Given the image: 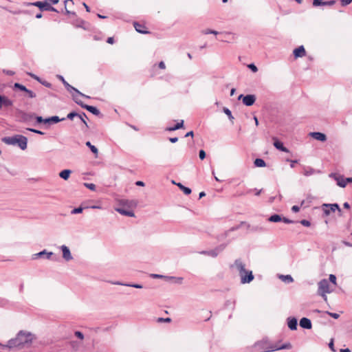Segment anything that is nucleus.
<instances>
[{
  "instance_id": "f257e3e1",
  "label": "nucleus",
  "mask_w": 352,
  "mask_h": 352,
  "mask_svg": "<svg viewBox=\"0 0 352 352\" xmlns=\"http://www.w3.org/2000/svg\"><path fill=\"white\" fill-rule=\"evenodd\" d=\"M35 340L34 334L28 331L21 330L6 344H1V352H7L10 349H22L30 347Z\"/></svg>"
},
{
  "instance_id": "f03ea898",
  "label": "nucleus",
  "mask_w": 352,
  "mask_h": 352,
  "mask_svg": "<svg viewBox=\"0 0 352 352\" xmlns=\"http://www.w3.org/2000/svg\"><path fill=\"white\" fill-rule=\"evenodd\" d=\"M233 267L239 272L241 283H249L254 279L252 272L246 270L244 263L241 260H236Z\"/></svg>"
},
{
  "instance_id": "7ed1b4c3",
  "label": "nucleus",
  "mask_w": 352,
  "mask_h": 352,
  "mask_svg": "<svg viewBox=\"0 0 352 352\" xmlns=\"http://www.w3.org/2000/svg\"><path fill=\"white\" fill-rule=\"evenodd\" d=\"M2 140L7 144L17 146L23 151L27 148L28 138L22 135L6 137L3 138Z\"/></svg>"
},
{
  "instance_id": "20e7f679",
  "label": "nucleus",
  "mask_w": 352,
  "mask_h": 352,
  "mask_svg": "<svg viewBox=\"0 0 352 352\" xmlns=\"http://www.w3.org/2000/svg\"><path fill=\"white\" fill-rule=\"evenodd\" d=\"M332 287L327 279H322L318 283V293L323 298L324 301L327 300V294H330L333 291Z\"/></svg>"
},
{
  "instance_id": "39448f33",
  "label": "nucleus",
  "mask_w": 352,
  "mask_h": 352,
  "mask_svg": "<svg viewBox=\"0 0 352 352\" xmlns=\"http://www.w3.org/2000/svg\"><path fill=\"white\" fill-rule=\"evenodd\" d=\"M321 208L325 216L329 215L331 212H333L336 210L341 211L338 204H323Z\"/></svg>"
},
{
  "instance_id": "423d86ee",
  "label": "nucleus",
  "mask_w": 352,
  "mask_h": 352,
  "mask_svg": "<svg viewBox=\"0 0 352 352\" xmlns=\"http://www.w3.org/2000/svg\"><path fill=\"white\" fill-rule=\"evenodd\" d=\"M59 79L63 82V85H65L67 90L70 92L72 95L74 94L75 96H77V97L82 96L89 98V96H85V94L80 93L78 90H77L76 88L70 85L62 76H59Z\"/></svg>"
},
{
  "instance_id": "0eeeda50",
  "label": "nucleus",
  "mask_w": 352,
  "mask_h": 352,
  "mask_svg": "<svg viewBox=\"0 0 352 352\" xmlns=\"http://www.w3.org/2000/svg\"><path fill=\"white\" fill-rule=\"evenodd\" d=\"M73 98L78 104L80 105L82 108L87 109L93 114L98 116L100 113L99 110L96 107L87 104H84L79 99V97H77V96L73 94Z\"/></svg>"
},
{
  "instance_id": "6e6552de",
  "label": "nucleus",
  "mask_w": 352,
  "mask_h": 352,
  "mask_svg": "<svg viewBox=\"0 0 352 352\" xmlns=\"http://www.w3.org/2000/svg\"><path fill=\"white\" fill-rule=\"evenodd\" d=\"M30 5L36 6L40 8L41 10H48L52 12H57L56 9L52 7L47 1L45 2L42 1H36L30 3Z\"/></svg>"
},
{
  "instance_id": "1a4fd4ad",
  "label": "nucleus",
  "mask_w": 352,
  "mask_h": 352,
  "mask_svg": "<svg viewBox=\"0 0 352 352\" xmlns=\"http://www.w3.org/2000/svg\"><path fill=\"white\" fill-rule=\"evenodd\" d=\"M241 98H243V103L248 107L252 106L256 100L255 96L252 94L246 95L245 96L241 94L239 96V100Z\"/></svg>"
},
{
  "instance_id": "9d476101",
  "label": "nucleus",
  "mask_w": 352,
  "mask_h": 352,
  "mask_svg": "<svg viewBox=\"0 0 352 352\" xmlns=\"http://www.w3.org/2000/svg\"><path fill=\"white\" fill-rule=\"evenodd\" d=\"M60 250L63 252V258L65 261H69L73 258L71 252L67 246L63 245L60 246Z\"/></svg>"
},
{
  "instance_id": "9b49d317",
  "label": "nucleus",
  "mask_w": 352,
  "mask_h": 352,
  "mask_svg": "<svg viewBox=\"0 0 352 352\" xmlns=\"http://www.w3.org/2000/svg\"><path fill=\"white\" fill-rule=\"evenodd\" d=\"M309 135L320 142H325L327 140L326 135L321 132H311Z\"/></svg>"
},
{
  "instance_id": "f8f14e48",
  "label": "nucleus",
  "mask_w": 352,
  "mask_h": 352,
  "mask_svg": "<svg viewBox=\"0 0 352 352\" xmlns=\"http://www.w3.org/2000/svg\"><path fill=\"white\" fill-rule=\"evenodd\" d=\"M53 255V252H47L45 250L40 252H38V253H36V254H34L32 255V259H37L38 258H40L41 256H45V258L48 260L51 259V257Z\"/></svg>"
},
{
  "instance_id": "ddd939ff",
  "label": "nucleus",
  "mask_w": 352,
  "mask_h": 352,
  "mask_svg": "<svg viewBox=\"0 0 352 352\" xmlns=\"http://www.w3.org/2000/svg\"><path fill=\"white\" fill-rule=\"evenodd\" d=\"M223 246H220L210 251L201 252V254H206L214 258L219 254L220 252H221L223 250Z\"/></svg>"
},
{
  "instance_id": "4468645a",
  "label": "nucleus",
  "mask_w": 352,
  "mask_h": 352,
  "mask_svg": "<svg viewBox=\"0 0 352 352\" xmlns=\"http://www.w3.org/2000/svg\"><path fill=\"white\" fill-rule=\"evenodd\" d=\"M300 326L306 329H311L312 324L311 320L307 318H302L300 320Z\"/></svg>"
},
{
  "instance_id": "2eb2a0df",
  "label": "nucleus",
  "mask_w": 352,
  "mask_h": 352,
  "mask_svg": "<svg viewBox=\"0 0 352 352\" xmlns=\"http://www.w3.org/2000/svg\"><path fill=\"white\" fill-rule=\"evenodd\" d=\"M295 58L303 57L305 56V50L302 45L296 48L293 52Z\"/></svg>"
},
{
  "instance_id": "dca6fc26",
  "label": "nucleus",
  "mask_w": 352,
  "mask_h": 352,
  "mask_svg": "<svg viewBox=\"0 0 352 352\" xmlns=\"http://www.w3.org/2000/svg\"><path fill=\"white\" fill-rule=\"evenodd\" d=\"M116 210L118 212H119L120 214H122L124 216L131 217H133L135 216L133 211L130 210H125L122 208H116Z\"/></svg>"
},
{
  "instance_id": "f3484780",
  "label": "nucleus",
  "mask_w": 352,
  "mask_h": 352,
  "mask_svg": "<svg viewBox=\"0 0 352 352\" xmlns=\"http://www.w3.org/2000/svg\"><path fill=\"white\" fill-rule=\"evenodd\" d=\"M297 319L296 318H289L287 319V325L291 330L297 329Z\"/></svg>"
},
{
  "instance_id": "a211bd4d",
  "label": "nucleus",
  "mask_w": 352,
  "mask_h": 352,
  "mask_svg": "<svg viewBox=\"0 0 352 352\" xmlns=\"http://www.w3.org/2000/svg\"><path fill=\"white\" fill-rule=\"evenodd\" d=\"M331 177H333L334 179L337 181V184L342 187L344 188L346 186V179L342 177H338L336 175H331Z\"/></svg>"
},
{
  "instance_id": "6ab92c4d",
  "label": "nucleus",
  "mask_w": 352,
  "mask_h": 352,
  "mask_svg": "<svg viewBox=\"0 0 352 352\" xmlns=\"http://www.w3.org/2000/svg\"><path fill=\"white\" fill-rule=\"evenodd\" d=\"M224 38L221 40L223 42H230L235 39V35L231 32L223 33Z\"/></svg>"
},
{
  "instance_id": "aec40b11",
  "label": "nucleus",
  "mask_w": 352,
  "mask_h": 352,
  "mask_svg": "<svg viewBox=\"0 0 352 352\" xmlns=\"http://www.w3.org/2000/svg\"><path fill=\"white\" fill-rule=\"evenodd\" d=\"M134 27L135 28V30L140 33L146 34L148 32L146 30V27L138 23H134Z\"/></svg>"
},
{
  "instance_id": "412c9836",
  "label": "nucleus",
  "mask_w": 352,
  "mask_h": 352,
  "mask_svg": "<svg viewBox=\"0 0 352 352\" xmlns=\"http://www.w3.org/2000/svg\"><path fill=\"white\" fill-rule=\"evenodd\" d=\"M72 173L71 170L69 169H65L59 173V176L62 179L67 180L69 179L70 174Z\"/></svg>"
},
{
  "instance_id": "4be33fe9",
  "label": "nucleus",
  "mask_w": 352,
  "mask_h": 352,
  "mask_svg": "<svg viewBox=\"0 0 352 352\" xmlns=\"http://www.w3.org/2000/svg\"><path fill=\"white\" fill-rule=\"evenodd\" d=\"M65 120V118H59L58 116H52L50 118H46V122L47 123H57L60 121H63Z\"/></svg>"
},
{
  "instance_id": "5701e85b",
  "label": "nucleus",
  "mask_w": 352,
  "mask_h": 352,
  "mask_svg": "<svg viewBox=\"0 0 352 352\" xmlns=\"http://www.w3.org/2000/svg\"><path fill=\"white\" fill-rule=\"evenodd\" d=\"M113 284L114 285H124V286H126V287H134V288H137V289H142V285H140V284H128V283H122L120 282H115V283H113Z\"/></svg>"
},
{
  "instance_id": "b1692460",
  "label": "nucleus",
  "mask_w": 352,
  "mask_h": 352,
  "mask_svg": "<svg viewBox=\"0 0 352 352\" xmlns=\"http://www.w3.org/2000/svg\"><path fill=\"white\" fill-rule=\"evenodd\" d=\"M274 146L278 150L281 151H284V152H288V150L287 148H286L282 142H280V141H278V140H276L274 142Z\"/></svg>"
},
{
  "instance_id": "393cba45",
  "label": "nucleus",
  "mask_w": 352,
  "mask_h": 352,
  "mask_svg": "<svg viewBox=\"0 0 352 352\" xmlns=\"http://www.w3.org/2000/svg\"><path fill=\"white\" fill-rule=\"evenodd\" d=\"M279 278L282 281H283L285 283H290L294 281V279L291 275H280Z\"/></svg>"
},
{
  "instance_id": "a878e982",
  "label": "nucleus",
  "mask_w": 352,
  "mask_h": 352,
  "mask_svg": "<svg viewBox=\"0 0 352 352\" xmlns=\"http://www.w3.org/2000/svg\"><path fill=\"white\" fill-rule=\"evenodd\" d=\"M183 124H184V120H180V122H177L175 125L167 128V130L169 131L177 130V129L182 128L183 126Z\"/></svg>"
},
{
  "instance_id": "bb28decb",
  "label": "nucleus",
  "mask_w": 352,
  "mask_h": 352,
  "mask_svg": "<svg viewBox=\"0 0 352 352\" xmlns=\"http://www.w3.org/2000/svg\"><path fill=\"white\" fill-rule=\"evenodd\" d=\"M316 171L314 168L311 167H307L304 168L303 174L304 175L308 177L314 175V173H316Z\"/></svg>"
},
{
  "instance_id": "cd10ccee",
  "label": "nucleus",
  "mask_w": 352,
  "mask_h": 352,
  "mask_svg": "<svg viewBox=\"0 0 352 352\" xmlns=\"http://www.w3.org/2000/svg\"><path fill=\"white\" fill-rule=\"evenodd\" d=\"M86 146H87L90 148V150L95 155L96 157L98 156V150L95 146L92 145L90 142H87Z\"/></svg>"
},
{
  "instance_id": "c85d7f7f",
  "label": "nucleus",
  "mask_w": 352,
  "mask_h": 352,
  "mask_svg": "<svg viewBox=\"0 0 352 352\" xmlns=\"http://www.w3.org/2000/svg\"><path fill=\"white\" fill-rule=\"evenodd\" d=\"M177 186L184 192L185 195H190L191 193V189L183 186L182 184H177Z\"/></svg>"
},
{
  "instance_id": "c756f323",
  "label": "nucleus",
  "mask_w": 352,
  "mask_h": 352,
  "mask_svg": "<svg viewBox=\"0 0 352 352\" xmlns=\"http://www.w3.org/2000/svg\"><path fill=\"white\" fill-rule=\"evenodd\" d=\"M12 104V100H10V99H8L6 97L1 96V106L4 105L6 107H9V106H11Z\"/></svg>"
},
{
  "instance_id": "7c9ffc66",
  "label": "nucleus",
  "mask_w": 352,
  "mask_h": 352,
  "mask_svg": "<svg viewBox=\"0 0 352 352\" xmlns=\"http://www.w3.org/2000/svg\"><path fill=\"white\" fill-rule=\"evenodd\" d=\"M254 165L256 167H265L266 164L263 159L257 158L254 161Z\"/></svg>"
},
{
  "instance_id": "2f4dec72",
  "label": "nucleus",
  "mask_w": 352,
  "mask_h": 352,
  "mask_svg": "<svg viewBox=\"0 0 352 352\" xmlns=\"http://www.w3.org/2000/svg\"><path fill=\"white\" fill-rule=\"evenodd\" d=\"M268 220L271 222H279L282 221V217L279 214H273L270 217Z\"/></svg>"
},
{
  "instance_id": "473e14b6",
  "label": "nucleus",
  "mask_w": 352,
  "mask_h": 352,
  "mask_svg": "<svg viewBox=\"0 0 352 352\" xmlns=\"http://www.w3.org/2000/svg\"><path fill=\"white\" fill-rule=\"evenodd\" d=\"M151 277L154 278H164L166 280L175 278L174 277L166 276L164 275L157 274H151Z\"/></svg>"
},
{
  "instance_id": "72a5a7b5",
  "label": "nucleus",
  "mask_w": 352,
  "mask_h": 352,
  "mask_svg": "<svg viewBox=\"0 0 352 352\" xmlns=\"http://www.w3.org/2000/svg\"><path fill=\"white\" fill-rule=\"evenodd\" d=\"M313 6L315 7L320 6H326V3L323 0H313Z\"/></svg>"
},
{
  "instance_id": "f704fd0d",
  "label": "nucleus",
  "mask_w": 352,
  "mask_h": 352,
  "mask_svg": "<svg viewBox=\"0 0 352 352\" xmlns=\"http://www.w3.org/2000/svg\"><path fill=\"white\" fill-rule=\"evenodd\" d=\"M286 348H287V345H283V346H280V347L270 346V347L267 348L265 351H276V350L282 349H286Z\"/></svg>"
},
{
  "instance_id": "c9c22d12",
  "label": "nucleus",
  "mask_w": 352,
  "mask_h": 352,
  "mask_svg": "<svg viewBox=\"0 0 352 352\" xmlns=\"http://www.w3.org/2000/svg\"><path fill=\"white\" fill-rule=\"evenodd\" d=\"M223 112L228 116V118L230 120H234V117L232 116L231 111L229 109H228L226 107H224L223 108Z\"/></svg>"
},
{
  "instance_id": "e433bc0d",
  "label": "nucleus",
  "mask_w": 352,
  "mask_h": 352,
  "mask_svg": "<svg viewBox=\"0 0 352 352\" xmlns=\"http://www.w3.org/2000/svg\"><path fill=\"white\" fill-rule=\"evenodd\" d=\"M14 87L15 88H17V89H20L21 91H25H25H27V89H28L24 86V85H21V84H19V83H18V82H16V83L14 85Z\"/></svg>"
},
{
  "instance_id": "4c0bfd02",
  "label": "nucleus",
  "mask_w": 352,
  "mask_h": 352,
  "mask_svg": "<svg viewBox=\"0 0 352 352\" xmlns=\"http://www.w3.org/2000/svg\"><path fill=\"white\" fill-rule=\"evenodd\" d=\"M329 279V282H331L333 285V286L336 287L337 285L336 276L334 274H330Z\"/></svg>"
},
{
  "instance_id": "58836bf2",
  "label": "nucleus",
  "mask_w": 352,
  "mask_h": 352,
  "mask_svg": "<svg viewBox=\"0 0 352 352\" xmlns=\"http://www.w3.org/2000/svg\"><path fill=\"white\" fill-rule=\"evenodd\" d=\"M86 188H87L88 189L91 190H96V185L94 184H92V183H85L84 184Z\"/></svg>"
},
{
  "instance_id": "ea45409f",
  "label": "nucleus",
  "mask_w": 352,
  "mask_h": 352,
  "mask_svg": "<svg viewBox=\"0 0 352 352\" xmlns=\"http://www.w3.org/2000/svg\"><path fill=\"white\" fill-rule=\"evenodd\" d=\"M83 209H84V208H82V207L76 208L71 211V213L72 214H79L82 212Z\"/></svg>"
},
{
  "instance_id": "a19ab883",
  "label": "nucleus",
  "mask_w": 352,
  "mask_h": 352,
  "mask_svg": "<svg viewBox=\"0 0 352 352\" xmlns=\"http://www.w3.org/2000/svg\"><path fill=\"white\" fill-rule=\"evenodd\" d=\"M203 33L204 34H214V35H217L219 34V32L217 31L211 30H209V29L205 30L204 31H203Z\"/></svg>"
},
{
  "instance_id": "79ce46f5",
  "label": "nucleus",
  "mask_w": 352,
  "mask_h": 352,
  "mask_svg": "<svg viewBox=\"0 0 352 352\" xmlns=\"http://www.w3.org/2000/svg\"><path fill=\"white\" fill-rule=\"evenodd\" d=\"M26 130L29 131H31V132H33V133H37V134H40V135H43L44 134V133L42 132L41 131H39V130H37V129H32V128H27Z\"/></svg>"
},
{
  "instance_id": "37998d69",
  "label": "nucleus",
  "mask_w": 352,
  "mask_h": 352,
  "mask_svg": "<svg viewBox=\"0 0 352 352\" xmlns=\"http://www.w3.org/2000/svg\"><path fill=\"white\" fill-rule=\"evenodd\" d=\"M248 67L254 73L258 71L257 67L253 63L248 65Z\"/></svg>"
},
{
  "instance_id": "c03bdc74",
  "label": "nucleus",
  "mask_w": 352,
  "mask_h": 352,
  "mask_svg": "<svg viewBox=\"0 0 352 352\" xmlns=\"http://www.w3.org/2000/svg\"><path fill=\"white\" fill-rule=\"evenodd\" d=\"M25 92L27 93L29 98H33L36 97V94L30 89H27Z\"/></svg>"
},
{
  "instance_id": "a18cd8bd",
  "label": "nucleus",
  "mask_w": 352,
  "mask_h": 352,
  "mask_svg": "<svg viewBox=\"0 0 352 352\" xmlns=\"http://www.w3.org/2000/svg\"><path fill=\"white\" fill-rule=\"evenodd\" d=\"M300 223L305 227H309L311 226L310 221L305 219L301 220Z\"/></svg>"
},
{
  "instance_id": "49530a36",
  "label": "nucleus",
  "mask_w": 352,
  "mask_h": 352,
  "mask_svg": "<svg viewBox=\"0 0 352 352\" xmlns=\"http://www.w3.org/2000/svg\"><path fill=\"white\" fill-rule=\"evenodd\" d=\"M76 116H78V114L75 112H71L67 116V118L72 120Z\"/></svg>"
},
{
  "instance_id": "de8ad7c7",
  "label": "nucleus",
  "mask_w": 352,
  "mask_h": 352,
  "mask_svg": "<svg viewBox=\"0 0 352 352\" xmlns=\"http://www.w3.org/2000/svg\"><path fill=\"white\" fill-rule=\"evenodd\" d=\"M36 119L37 122H38V123H45V124H47V122L45 121L46 118L43 119L41 116H37L36 118Z\"/></svg>"
},
{
  "instance_id": "09e8293b",
  "label": "nucleus",
  "mask_w": 352,
  "mask_h": 352,
  "mask_svg": "<svg viewBox=\"0 0 352 352\" xmlns=\"http://www.w3.org/2000/svg\"><path fill=\"white\" fill-rule=\"evenodd\" d=\"M199 157L201 160H204L206 157V153L204 150H200L199 152Z\"/></svg>"
},
{
  "instance_id": "8fccbe9b",
  "label": "nucleus",
  "mask_w": 352,
  "mask_h": 352,
  "mask_svg": "<svg viewBox=\"0 0 352 352\" xmlns=\"http://www.w3.org/2000/svg\"><path fill=\"white\" fill-rule=\"evenodd\" d=\"M327 314L335 319H338L340 316V315L336 313H331V312L327 311Z\"/></svg>"
},
{
  "instance_id": "3c124183",
  "label": "nucleus",
  "mask_w": 352,
  "mask_h": 352,
  "mask_svg": "<svg viewBox=\"0 0 352 352\" xmlns=\"http://www.w3.org/2000/svg\"><path fill=\"white\" fill-rule=\"evenodd\" d=\"M352 2V0H341V4L343 6H346L351 3Z\"/></svg>"
},
{
  "instance_id": "603ef678",
  "label": "nucleus",
  "mask_w": 352,
  "mask_h": 352,
  "mask_svg": "<svg viewBox=\"0 0 352 352\" xmlns=\"http://www.w3.org/2000/svg\"><path fill=\"white\" fill-rule=\"evenodd\" d=\"M75 335H76V336H77L80 340H82L84 338L83 334L81 332H80V331H76L75 332Z\"/></svg>"
},
{
  "instance_id": "864d4df0",
  "label": "nucleus",
  "mask_w": 352,
  "mask_h": 352,
  "mask_svg": "<svg viewBox=\"0 0 352 352\" xmlns=\"http://www.w3.org/2000/svg\"><path fill=\"white\" fill-rule=\"evenodd\" d=\"M292 210L294 212H298L300 210V207L298 206H293L292 207Z\"/></svg>"
},
{
  "instance_id": "5fc2aeb1",
  "label": "nucleus",
  "mask_w": 352,
  "mask_h": 352,
  "mask_svg": "<svg viewBox=\"0 0 352 352\" xmlns=\"http://www.w3.org/2000/svg\"><path fill=\"white\" fill-rule=\"evenodd\" d=\"M282 221L285 223H293L294 221L292 220H290L287 218H282Z\"/></svg>"
},
{
  "instance_id": "6e6d98bb",
  "label": "nucleus",
  "mask_w": 352,
  "mask_h": 352,
  "mask_svg": "<svg viewBox=\"0 0 352 352\" xmlns=\"http://www.w3.org/2000/svg\"><path fill=\"white\" fill-rule=\"evenodd\" d=\"M78 117L87 125V122H85V118H84V117L85 118L87 117L85 113H83L82 115H78Z\"/></svg>"
},
{
  "instance_id": "4d7b16f0",
  "label": "nucleus",
  "mask_w": 352,
  "mask_h": 352,
  "mask_svg": "<svg viewBox=\"0 0 352 352\" xmlns=\"http://www.w3.org/2000/svg\"><path fill=\"white\" fill-rule=\"evenodd\" d=\"M159 67L162 69H164L166 68V66H165V64L163 61H161L160 63H159Z\"/></svg>"
},
{
  "instance_id": "13d9d810",
  "label": "nucleus",
  "mask_w": 352,
  "mask_h": 352,
  "mask_svg": "<svg viewBox=\"0 0 352 352\" xmlns=\"http://www.w3.org/2000/svg\"><path fill=\"white\" fill-rule=\"evenodd\" d=\"M159 321H164V322H170V318H160L158 319Z\"/></svg>"
},
{
  "instance_id": "bf43d9fd",
  "label": "nucleus",
  "mask_w": 352,
  "mask_h": 352,
  "mask_svg": "<svg viewBox=\"0 0 352 352\" xmlns=\"http://www.w3.org/2000/svg\"><path fill=\"white\" fill-rule=\"evenodd\" d=\"M170 142H172V143H175L177 142L178 140V138H170L169 139Z\"/></svg>"
},
{
  "instance_id": "052dcab7",
  "label": "nucleus",
  "mask_w": 352,
  "mask_h": 352,
  "mask_svg": "<svg viewBox=\"0 0 352 352\" xmlns=\"http://www.w3.org/2000/svg\"><path fill=\"white\" fill-rule=\"evenodd\" d=\"M329 348L333 351H336V350L334 349V347H333V341L331 340L330 342V343L329 344Z\"/></svg>"
},
{
  "instance_id": "680f3d73",
  "label": "nucleus",
  "mask_w": 352,
  "mask_h": 352,
  "mask_svg": "<svg viewBox=\"0 0 352 352\" xmlns=\"http://www.w3.org/2000/svg\"><path fill=\"white\" fill-rule=\"evenodd\" d=\"M325 3H326V6H332V5L334 4L335 1L331 0V1H325Z\"/></svg>"
},
{
  "instance_id": "e2e57ef3",
  "label": "nucleus",
  "mask_w": 352,
  "mask_h": 352,
  "mask_svg": "<svg viewBox=\"0 0 352 352\" xmlns=\"http://www.w3.org/2000/svg\"><path fill=\"white\" fill-rule=\"evenodd\" d=\"M107 43H110V44H113V37H109L107 38Z\"/></svg>"
},
{
  "instance_id": "0e129e2a",
  "label": "nucleus",
  "mask_w": 352,
  "mask_h": 352,
  "mask_svg": "<svg viewBox=\"0 0 352 352\" xmlns=\"http://www.w3.org/2000/svg\"><path fill=\"white\" fill-rule=\"evenodd\" d=\"M290 162H291V164H290L291 168H294V164L296 163H297V160H291Z\"/></svg>"
},
{
  "instance_id": "69168bd1",
  "label": "nucleus",
  "mask_w": 352,
  "mask_h": 352,
  "mask_svg": "<svg viewBox=\"0 0 352 352\" xmlns=\"http://www.w3.org/2000/svg\"><path fill=\"white\" fill-rule=\"evenodd\" d=\"M136 185L137 186H144V183L142 181H138L136 182Z\"/></svg>"
},
{
  "instance_id": "338daca9",
  "label": "nucleus",
  "mask_w": 352,
  "mask_h": 352,
  "mask_svg": "<svg viewBox=\"0 0 352 352\" xmlns=\"http://www.w3.org/2000/svg\"><path fill=\"white\" fill-rule=\"evenodd\" d=\"M340 352H351V351L349 349L346 348L340 349Z\"/></svg>"
},
{
  "instance_id": "774afa93",
  "label": "nucleus",
  "mask_w": 352,
  "mask_h": 352,
  "mask_svg": "<svg viewBox=\"0 0 352 352\" xmlns=\"http://www.w3.org/2000/svg\"><path fill=\"white\" fill-rule=\"evenodd\" d=\"M346 182L347 183H352V177H347L346 178Z\"/></svg>"
}]
</instances>
